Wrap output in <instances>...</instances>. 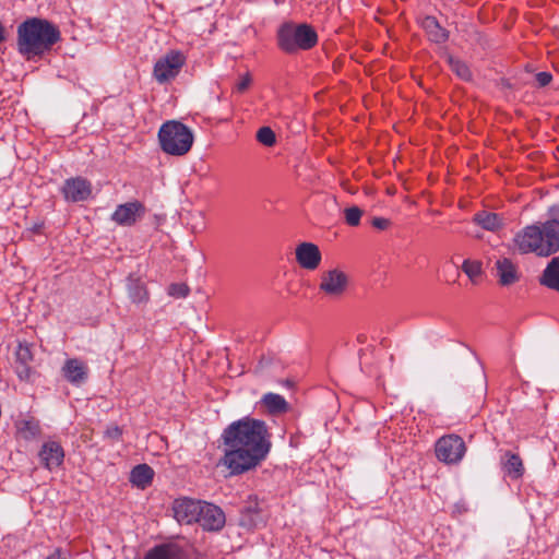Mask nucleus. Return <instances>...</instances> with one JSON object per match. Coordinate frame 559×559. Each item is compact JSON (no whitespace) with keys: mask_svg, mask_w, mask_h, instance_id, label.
<instances>
[{"mask_svg":"<svg viewBox=\"0 0 559 559\" xmlns=\"http://www.w3.org/2000/svg\"><path fill=\"white\" fill-rule=\"evenodd\" d=\"M428 39L435 44H444L449 39V31L443 28L432 15L424 16L419 22Z\"/></svg>","mask_w":559,"mask_h":559,"instance_id":"18","label":"nucleus"},{"mask_svg":"<svg viewBox=\"0 0 559 559\" xmlns=\"http://www.w3.org/2000/svg\"><path fill=\"white\" fill-rule=\"evenodd\" d=\"M542 240L543 238L539 224H533L524 227L516 233L513 238L514 247L521 254L536 253L539 255Z\"/></svg>","mask_w":559,"mask_h":559,"instance_id":"7","label":"nucleus"},{"mask_svg":"<svg viewBox=\"0 0 559 559\" xmlns=\"http://www.w3.org/2000/svg\"><path fill=\"white\" fill-rule=\"evenodd\" d=\"M39 457L45 467L53 469L62 464L64 451L58 442L47 441L39 451Z\"/></svg>","mask_w":559,"mask_h":559,"instance_id":"17","label":"nucleus"},{"mask_svg":"<svg viewBox=\"0 0 559 559\" xmlns=\"http://www.w3.org/2000/svg\"><path fill=\"white\" fill-rule=\"evenodd\" d=\"M33 359L31 349L27 345L20 344L16 349L17 364L27 365Z\"/></svg>","mask_w":559,"mask_h":559,"instance_id":"31","label":"nucleus"},{"mask_svg":"<svg viewBox=\"0 0 559 559\" xmlns=\"http://www.w3.org/2000/svg\"><path fill=\"white\" fill-rule=\"evenodd\" d=\"M539 227L543 238L539 257H549L559 252V224L554 222L549 225L539 223Z\"/></svg>","mask_w":559,"mask_h":559,"instance_id":"15","label":"nucleus"},{"mask_svg":"<svg viewBox=\"0 0 559 559\" xmlns=\"http://www.w3.org/2000/svg\"><path fill=\"white\" fill-rule=\"evenodd\" d=\"M462 270L472 282H475L481 274V263L479 261H472L467 259L463 262Z\"/></svg>","mask_w":559,"mask_h":559,"instance_id":"28","label":"nucleus"},{"mask_svg":"<svg viewBox=\"0 0 559 559\" xmlns=\"http://www.w3.org/2000/svg\"><path fill=\"white\" fill-rule=\"evenodd\" d=\"M535 79H536L537 85L539 87H545L551 82L552 75L550 72L543 71V72H538L535 75Z\"/></svg>","mask_w":559,"mask_h":559,"instance_id":"34","label":"nucleus"},{"mask_svg":"<svg viewBox=\"0 0 559 559\" xmlns=\"http://www.w3.org/2000/svg\"><path fill=\"white\" fill-rule=\"evenodd\" d=\"M122 435V430L118 426L107 428L106 436L111 439L118 440Z\"/></svg>","mask_w":559,"mask_h":559,"instance_id":"38","label":"nucleus"},{"mask_svg":"<svg viewBox=\"0 0 559 559\" xmlns=\"http://www.w3.org/2000/svg\"><path fill=\"white\" fill-rule=\"evenodd\" d=\"M472 222L483 229L491 233H496L503 228L504 218L498 213L490 211H478L474 214Z\"/></svg>","mask_w":559,"mask_h":559,"instance_id":"19","label":"nucleus"},{"mask_svg":"<svg viewBox=\"0 0 559 559\" xmlns=\"http://www.w3.org/2000/svg\"><path fill=\"white\" fill-rule=\"evenodd\" d=\"M251 76L249 74L240 78L239 82L236 84V90L239 93H243L251 84Z\"/></svg>","mask_w":559,"mask_h":559,"instance_id":"36","label":"nucleus"},{"mask_svg":"<svg viewBox=\"0 0 559 559\" xmlns=\"http://www.w3.org/2000/svg\"><path fill=\"white\" fill-rule=\"evenodd\" d=\"M263 522L257 500H250L240 511L239 525L252 530Z\"/></svg>","mask_w":559,"mask_h":559,"instance_id":"21","label":"nucleus"},{"mask_svg":"<svg viewBox=\"0 0 559 559\" xmlns=\"http://www.w3.org/2000/svg\"><path fill=\"white\" fill-rule=\"evenodd\" d=\"M344 215H345V222L349 226H358L360 223V218L362 216V211L358 206L354 205V206L346 207L344 210Z\"/></svg>","mask_w":559,"mask_h":559,"instance_id":"30","label":"nucleus"},{"mask_svg":"<svg viewBox=\"0 0 559 559\" xmlns=\"http://www.w3.org/2000/svg\"><path fill=\"white\" fill-rule=\"evenodd\" d=\"M186 61L185 56L177 50H171L159 58L154 66L153 76L159 83H168L180 72Z\"/></svg>","mask_w":559,"mask_h":559,"instance_id":"6","label":"nucleus"},{"mask_svg":"<svg viewBox=\"0 0 559 559\" xmlns=\"http://www.w3.org/2000/svg\"><path fill=\"white\" fill-rule=\"evenodd\" d=\"M501 466L506 475L519 479L524 474V465L519 454L507 451L501 457Z\"/></svg>","mask_w":559,"mask_h":559,"instance_id":"23","label":"nucleus"},{"mask_svg":"<svg viewBox=\"0 0 559 559\" xmlns=\"http://www.w3.org/2000/svg\"><path fill=\"white\" fill-rule=\"evenodd\" d=\"M559 224V205L555 204L551 205L547 211V219L543 222V224H551V223Z\"/></svg>","mask_w":559,"mask_h":559,"instance_id":"33","label":"nucleus"},{"mask_svg":"<svg viewBox=\"0 0 559 559\" xmlns=\"http://www.w3.org/2000/svg\"><path fill=\"white\" fill-rule=\"evenodd\" d=\"M497 276L502 286H509L519 281V273L515 264L508 258L496 261Z\"/></svg>","mask_w":559,"mask_h":559,"instance_id":"22","label":"nucleus"},{"mask_svg":"<svg viewBox=\"0 0 559 559\" xmlns=\"http://www.w3.org/2000/svg\"><path fill=\"white\" fill-rule=\"evenodd\" d=\"M371 225L379 230H384L391 225V222L384 217H373Z\"/></svg>","mask_w":559,"mask_h":559,"instance_id":"35","label":"nucleus"},{"mask_svg":"<svg viewBox=\"0 0 559 559\" xmlns=\"http://www.w3.org/2000/svg\"><path fill=\"white\" fill-rule=\"evenodd\" d=\"M296 261L306 270H316L321 262L322 255L319 247L312 242H301L295 250Z\"/></svg>","mask_w":559,"mask_h":559,"instance_id":"13","label":"nucleus"},{"mask_svg":"<svg viewBox=\"0 0 559 559\" xmlns=\"http://www.w3.org/2000/svg\"><path fill=\"white\" fill-rule=\"evenodd\" d=\"M347 285V275L338 269H333L321 274L319 289L330 297H338L345 293Z\"/></svg>","mask_w":559,"mask_h":559,"instance_id":"8","label":"nucleus"},{"mask_svg":"<svg viewBox=\"0 0 559 559\" xmlns=\"http://www.w3.org/2000/svg\"><path fill=\"white\" fill-rule=\"evenodd\" d=\"M128 296L133 304H145L148 301V292L142 278L131 273L127 277Z\"/></svg>","mask_w":559,"mask_h":559,"instance_id":"20","label":"nucleus"},{"mask_svg":"<svg viewBox=\"0 0 559 559\" xmlns=\"http://www.w3.org/2000/svg\"><path fill=\"white\" fill-rule=\"evenodd\" d=\"M262 403L272 414L284 413L288 409L286 400L276 393H266L262 397Z\"/></svg>","mask_w":559,"mask_h":559,"instance_id":"26","label":"nucleus"},{"mask_svg":"<svg viewBox=\"0 0 559 559\" xmlns=\"http://www.w3.org/2000/svg\"><path fill=\"white\" fill-rule=\"evenodd\" d=\"M62 193L64 199L70 202L85 201L92 193L91 183L81 177L67 179Z\"/></svg>","mask_w":559,"mask_h":559,"instance_id":"12","label":"nucleus"},{"mask_svg":"<svg viewBox=\"0 0 559 559\" xmlns=\"http://www.w3.org/2000/svg\"><path fill=\"white\" fill-rule=\"evenodd\" d=\"M539 282L542 285L559 292V257H555L550 260Z\"/></svg>","mask_w":559,"mask_h":559,"instance_id":"25","label":"nucleus"},{"mask_svg":"<svg viewBox=\"0 0 559 559\" xmlns=\"http://www.w3.org/2000/svg\"><path fill=\"white\" fill-rule=\"evenodd\" d=\"M277 40L282 50L293 53L299 49L312 48L318 41V36L314 29L307 24L296 26L292 23H285L277 32Z\"/></svg>","mask_w":559,"mask_h":559,"instance_id":"4","label":"nucleus"},{"mask_svg":"<svg viewBox=\"0 0 559 559\" xmlns=\"http://www.w3.org/2000/svg\"><path fill=\"white\" fill-rule=\"evenodd\" d=\"M5 39V36H4V27L2 26V24L0 23V44Z\"/></svg>","mask_w":559,"mask_h":559,"instance_id":"40","label":"nucleus"},{"mask_svg":"<svg viewBox=\"0 0 559 559\" xmlns=\"http://www.w3.org/2000/svg\"><path fill=\"white\" fill-rule=\"evenodd\" d=\"M203 501L190 498L176 499L173 504L175 519L180 524L198 523Z\"/></svg>","mask_w":559,"mask_h":559,"instance_id":"9","label":"nucleus"},{"mask_svg":"<svg viewBox=\"0 0 559 559\" xmlns=\"http://www.w3.org/2000/svg\"><path fill=\"white\" fill-rule=\"evenodd\" d=\"M224 455L221 464L230 475H241L255 468L271 450V435L265 421L250 416L235 420L222 432Z\"/></svg>","mask_w":559,"mask_h":559,"instance_id":"1","label":"nucleus"},{"mask_svg":"<svg viewBox=\"0 0 559 559\" xmlns=\"http://www.w3.org/2000/svg\"><path fill=\"white\" fill-rule=\"evenodd\" d=\"M61 374L69 383L79 386L87 380L88 367L78 358H69L61 368Z\"/></svg>","mask_w":559,"mask_h":559,"instance_id":"14","label":"nucleus"},{"mask_svg":"<svg viewBox=\"0 0 559 559\" xmlns=\"http://www.w3.org/2000/svg\"><path fill=\"white\" fill-rule=\"evenodd\" d=\"M145 214V206L139 202H128L117 206L111 218L118 225L131 226Z\"/></svg>","mask_w":559,"mask_h":559,"instance_id":"11","label":"nucleus"},{"mask_svg":"<svg viewBox=\"0 0 559 559\" xmlns=\"http://www.w3.org/2000/svg\"><path fill=\"white\" fill-rule=\"evenodd\" d=\"M225 522V513L219 507L203 501L198 520V523L203 530L213 532L219 531L224 527Z\"/></svg>","mask_w":559,"mask_h":559,"instance_id":"10","label":"nucleus"},{"mask_svg":"<svg viewBox=\"0 0 559 559\" xmlns=\"http://www.w3.org/2000/svg\"><path fill=\"white\" fill-rule=\"evenodd\" d=\"M168 293L176 298H185L189 294V287L182 283H175L169 286Z\"/></svg>","mask_w":559,"mask_h":559,"instance_id":"32","label":"nucleus"},{"mask_svg":"<svg viewBox=\"0 0 559 559\" xmlns=\"http://www.w3.org/2000/svg\"><path fill=\"white\" fill-rule=\"evenodd\" d=\"M144 559H190L188 552L178 544L164 543L152 547Z\"/></svg>","mask_w":559,"mask_h":559,"instance_id":"16","label":"nucleus"},{"mask_svg":"<svg viewBox=\"0 0 559 559\" xmlns=\"http://www.w3.org/2000/svg\"><path fill=\"white\" fill-rule=\"evenodd\" d=\"M436 456L445 464H456L466 452L464 440L457 435H447L438 439L435 445Z\"/></svg>","mask_w":559,"mask_h":559,"instance_id":"5","label":"nucleus"},{"mask_svg":"<svg viewBox=\"0 0 559 559\" xmlns=\"http://www.w3.org/2000/svg\"><path fill=\"white\" fill-rule=\"evenodd\" d=\"M154 477V471L147 464L134 466L130 473V481L138 488L145 489L151 485Z\"/></svg>","mask_w":559,"mask_h":559,"instance_id":"24","label":"nucleus"},{"mask_svg":"<svg viewBox=\"0 0 559 559\" xmlns=\"http://www.w3.org/2000/svg\"><path fill=\"white\" fill-rule=\"evenodd\" d=\"M60 37V31L51 22L31 17L17 26V49L31 59L49 51Z\"/></svg>","mask_w":559,"mask_h":559,"instance_id":"2","label":"nucleus"},{"mask_svg":"<svg viewBox=\"0 0 559 559\" xmlns=\"http://www.w3.org/2000/svg\"><path fill=\"white\" fill-rule=\"evenodd\" d=\"M449 66L451 70L462 80L469 81L472 79V72L468 68V66L452 56L448 58Z\"/></svg>","mask_w":559,"mask_h":559,"instance_id":"27","label":"nucleus"},{"mask_svg":"<svg viewBox=\"0 0 559 559\" xmlns=\"http://www.w3.org/2000/svg\"><path fill=\"white\" fill-rule=\"evenodd\" d=\"M257 140L265 146H272L276 142L275 133L270 127L260 128L257 132Z\"/></svg>","mask_w":559,"mask_h":559,"instance_id":"29","label":"nucleus"},{"mask_svg":"<svg viewBox=\"0 0 559 559\" xmlns=\"http://www.w3.org/2000/svg\"><path fill=\"white\" fill-rule=\"evenodd\" d=\"M47 559H67L66 556H63L60 548H56L48 557Z\"/></svg>","mask_w":559,"mask_h":559,"instance_id":"39","label":"nucleus"},{"mask_svg":"<svg viewBox=\"0 0 559 559\" xmlns=\"http://www.w3.org/2000/svg\"><path fill=\"white\" fill-rule=\"evenodd\" d=\"M192 130L177 120L164 122L158 130V141L164 153L173 156H183L193 144Z\"/></svg>","mask_w":559,"mask_h":559,"instance_id":"3","label":"nucleus"},{"mask_svg":"<svg viewBox=\"0 0 559 559\" xmlns=\"http://www.w3.org/2000/svg\"><path fill=\"white\" fill-rule=\"evenodd\" d=\"M16 373L19 376L20 379H28L29 377V373H31V369L27 365H22V364H17L16 366Z\"/></svg>","mask_w":559,"mask_h":559,"instance_id":"37","label":"nucleus"}]
</instances>
